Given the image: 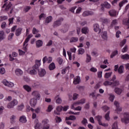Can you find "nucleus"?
I'll list each match as a JSON object with an SVG mask.
<instances>
[{
  "label": "nucleus",
  "mask_w": 129,
  "mask_h": 129,
  "mask_svg": "<svg viewBox=\"0 0 129 129\" xmlns=\"http://www.w3.org/2000/svg\"><path fill=\"white\" fill-rule=\"evenodd\" d=\"M32 95L34 97V98L30 100V103L31 106L32 107H35V106H36V104H37V100H39L41 97V96L40 95L39 92L37 91H33Z\"/></svg>",
  "instance_id": "1"
},
{
  "label": "nucleus",
  "mask_w": 129,
  "mask_h": 129,
  "mask_svg": "<svg viewBox=\"0 0 129 129\" xmlns=\"http://www.w3.org/2000/svg\"><path fill=\"white\" fill-rule=\"evenodd\" d=\"M9 2V0H4V5L2 7L3 9H5L6 8V11H9L11 8H12V3L11 2Z\"/></svg>",
  "instance_id": "2"
},
{
  "label": "nucleus",
  "mask_w": 129,
  "mask_h": 129,
  "mask_svg": "<svg viewBox=\"0 0 129 129\" xmlns=\"http://www.w3.org/2000/svg\"><path fill=\"white\" fill-rule=\"evenodd\" d=\"M123 117L121 118L122 122L124 123H128L129 122V112H125L123 113Z\"/></svg>",
  "instance_id": "3"
},
{
  "label": "nucleus",
  "mask_w": 129,
  "mask_h": 129,
  "mask_svg": "<svg viewBox=\"0 0 129 129\" xmlns=\"http://www.w3.org/2000/svg\"><path fill=\"white\" fill-rule=\"evenodd\" d=\"M31 37H33V34H29L23 43L24 49L25 51H26V52H27V46H28V44L27 43L29 42V41H30V38ZM26 44H27L26 45Z\"/></svg>",
  "instance_id": "4"
},
{
  "label": "nucleus",
  "mask_w": 129,
  "mask_h": 129,
  "mask_svg": "<svg viewBox=\"0 0 129 129\" xmlns=\"http://www.w3.org/2000/svg\"><path fill=\"white\" fill-rule=\"evenodd\" d=\"M114 105L116 107L115 111L118 114H119L121 110H122V108L120 107H119V103L117 102V101H115L114 102Z\"/></svg>",
  "instance_id": "5"
},
{
  "label": "nucleus",
  "mask_w": 129,
  "mask_h": 129,
  "mask_svg": "<svg viewBox=\"0 0 129 129\" xmlns=\"http://www.w3.org/2000/svg\"><path fill=\"white\" fill-rule=\"evenodd\" d=\"M63 18L59 19L53 23V28H57V27H59L62 24V22H63Z\"/></svg>",
  "instance_id": "6"
},
{
  "label": "nucleus",
  "mask_w": 129,
  "mask_h": 129,
  "mask_svg": "<svg viewBox=\"0 0 129 129\" xmlns=\"http://www.w3.org/2000/svg\"><path fill=\"white\" fill-rule=\"evenodd\" d=\"M17 104H18V101L14 99L8 104L7 107L8 108H13V107H14L15 105H17Z\"/></svg>",
  "instance_id": "7"
},
{
  "label": "nucleus",
  "mask_w": 129,
  "mask_h": 129,
  "mask_svg": "<svg viewBox=\"0 0 129 129\" xmlns=\"http://www.w3.org/2000/svg\"><path fill=\"white\" fill-rule=\"evenodd\" d=\"M101 10L104 11V8L106 9H110V4L107 2H105L104 4H101Z\"/></svg>",
  "instance_id": "8"
},
{
  "label": "nucleus",
  "mask_w": 129,
  "mask_h": 129,
  "mask_svg": "<svg viewBox=\"0 0 129 129\" xmlns=\"http://www.w3.org/2000/svg\"><path fill=\"white\" fill-rule=\"evenodd\" d=\"M46 70L44 69H38V75L39 77H44L46 75Z\"/></svg>",
  "instance_id": "9"
},
{
  "label": "nucleus",
  "mask_w": 129,
  "mask_h": 129,
  "mask_svg": "<svg viewBox=\"0 0 129 129\" xmlns=\"http://www.w3.org/2000/svg\"><path fill=\"white\" fill-rule=\"evenodd\" d=\"M2 83H3L5 86H8V87H13L14 85V83L9 82V81H7V80H4L2 81Z\"/></svg>",
  "instance_id": "10"
},
{
  "label": "nucleus",
  "mask_w": 129,
  "mask_h": 129,
  "mask_svg": "<svg viewBox=\"0 0 129 129\" xmlns=\"http://www.w3.org/2000/svg\"><path fill=\"white\" fill-rule=\"evenodd\" d=\"M41 66V60H36L35 64L33 67V69H35V70H38L39 68Z\"/></svg>",
  "instance_id": "11"
},
{
  "label": "nucleus",
  "mask_w": 129,
  "mask_h": 129,
  "mask_svg": "<svg viewBox=\"0 0 129 129\" xmlns=\"http://www.w3.org/2000/svg\"><path fill=\"white\" fill-rule=\"evenodd\" d=\"M63 110V107L61 106H58L56 107V110H54V114L56 115H59L60 114V112Z\"/></svg>",
  "instance_id": "12"
},
{
  "label": "nucleus",
  "mask_w": 129,
  "mask_h": 129,
  "mask_svg": "<svg viewBox=\"0 0 129 129\" xmlns=\"http://www.w3.org/2000/svg\"><path fill=\"white\" fill-rule=\"evenodd\" d=\"M86 101V100L85 98H83L74 103V105H79V104H84Z\"/></svg>",
  "instance_id": "13"
},
{
  "label": "nucleus",
  "mask_w": 129,
  "mask_h": 129,
  "mask_svg": "<svg viewBox=\"0 0 129 129\" xmlns=\"http://www.w3.org/2000/svg\"><path fill=\"white\" fill-rule=\"evenodd\" d=\"M80 77L77 76L74 79L73 83L75 85H76L77 84H79V83H80Z\"/></svg>",
  "instance_id": "14"
},
{
  "label": "nucleus",
  "mask_w": 129,
  "mask_h": 129,
  "mask_svg": "<svg viewBox=\"0 0 129 129\" xmlns=\"http://www.w3.org/2000/svg\"><path fill=\"white\" fill-rule=\"evenodd\" d=\"M52 20H53V17L52 16L47 17L45 20L44 25H48L49 23L52 22Z\"/></svg>",
  "instance_id": "15"
},
{
  "label": "nucleus",
  "mask_w": 129,
  "mask_h": 129,
  "mask_svg": "<svg viewBox=\"0 0 129 129\" xmlns=\"http://www.w3.org/2000/svg\"><path fill=\"white\" fill-rule=\"evenodd\" d=\"M94 31L95 32H99V33L101 32V29L99 28V25L98 24H94Z\"/></svg>",
  "instance_id": "16"
},
{
  "label": "nucleus",
  "mask_w": 129,
  "mask_h": 129,
  "mask_svg": "<svg viewBox=\"0 0 129 129\" xmlns=\"http://www.w3.org/2000/svg\"><path fill=\"white\" fill-rule=\"evenodd\" d=\"M92 15H93V12H92V11H85L83 13V17H87L88 16H92Z\"/></svg>",
  "instance_id": "17"
},
{
  "label": "nucleus",
  "mask_w": 129,
  "mask_h": 129,
  "mask_svg": "<svg viewBox=\"0 0 129 129\" xmlns=\"http://www.w3.org/2000/svg\"><path fill=\"white\" fill-rule=\"evenodd\" d=\"M19 121L20 122H22V123H26V122H27V118L25 116H24V115L21 116L20 117Z\"/></svg>",
  "instance_id": "18"
},
{
  "label": "nucleus",
  "mask_w": 129,
  "mask_h": 129,
  "mask_svg": "<svg viewBox=\"0 0 129 129\" xmlns=\"http://www.w3.org/2000/svg\"><path fill=\"white\" fill-rule=\"evenodd\" d=\"M36 45L37 48H40V47H42V46H43V41L41 40H37L36 42Z\"/></svg>",
  "instance_id": "19"
},
{
  "label": "nucleus",
  "mask_w": 129,
  "mask_h": 129,
  "mask_svg": "<svg viewBox=\"0 0 129 129\" xmlns=\"http://www.w3.org/2000/svg\"><path fill=\"white\" fill-rule=\"evenodd\" d=\"M77 105H74V103L73 104V105H72V109H74V110H81V109H82V107H81V106H78L77 107H75V106H77Z\"/></svg>",
  "instance_id": "20"
},
{
  "label": "nucleus",
  "mask_w": 129,
  "mask_h": 129,
  "mask_svg": "<svg viewBox=\"0 0 129 129\" xmlns=\"http://www.w3.org/2000/svg\"><path fill=\"white\" fill-rule=\"evenodd\" d=\"M22 30L23 29H22V28H19L18 29H17L15 32L16 36H17V37H18V36H20V35L22 34Z\"/></svg>",
  "instance_id": "21"
},
{
  "label": "nucleus",
  "mask_w": 129,
  "mask_h": 129,
  "mask_svg": "<svg viewBox=\"0 0 129 129\" xmlns=\"http://www.w3.org/2000/svg\"><path fill=\"white\" fill-rule=\"evenodd\" d=\"M6 38V35H5V32L3 31H0V42L3 41Z\"/></svg>",
  "instance_id": "22"
},
{
  "label": "nucleus",
  "mask_w": 129,
  "mask_h": 129,
  "mask_svg": "<svg viewBox=\"0 0 129 129\" xmlns=\"http://www.w3.org/2000/svg\"><path fill=\"white\" fill-rule=\"evenodd\" d=\"M15 74L17 75V76H20L23 74V71H21L20 69H17L15 70Z\"/></svg>",
  "instance_id": "23"
},
{
  "label": "nucleus",
  "mask_w": 129,
  "mask_h": 129,
  "mask_svg": "<svg viewBox=\"0 0 129 129\" xmlns=\"http://www.w3.org/2000/svg\"><path fill=\"white\" fill-rule=\"evenodd\" d=\"M101 35L102 39H103L104 40H107V32L105 31L102 32H101Z\"/></svg>",
  "instance_id": "24"
},
{
  "label": "nucleus",
  "mask_w": 129,
  "mask_h": 129,
  "mask_svg": "<svg viewBox=\"0 0 129 129\" xmlns=\"http://www.w3.org/2000/svg\"><path fill=\"white\" fill-rule=\"evenodd\" d=\"M109 14L111 17H115L116 16V11L115 10H110L109 11Z\"/></svg>",
  "instance_id": "25"
},
{
  "label": "nucleus",
  "mask_w": 129,
  "mask_h": 129,
  "mask_svg": "<svg viewBox=\"0 0 129 129\" xmlns=\"http://www.w3.org/2000/svg\"><path fill=\"white\" fill-rule=\"evenodd\" d=\"M23 88H24V89H25V90L27 91V92H30V91H31V90H32V88H30V87L28 85H24Z\"/></svg>",
  "instance_id": "26"
},
{
  "label": "nucleus",
  "mask_w": 129,
  "mask_h": 129,
  "mask_svg": "<svg viewBox=\"0 0 129 129\" xmlns=\"http://www.w3.org/2000/svg\"><path fill=\"white\" fill-rule=\"evenodd\" d=\"M95 119H96V120H97V121L98 122L99 124H100L102 122L101 119H102V116L100 115L96 116L95 117Z\"/></svg>",
  "instance_id": "27"
},
{
  "label": "nucleus",
  "mask_w": 129,
  "mask_h": 129,
  "mask_svg": "<svg viewBox=\"0 0 129 129\" xmlns=\"http://www.w3.org/2000/svg\"><path fill=\"white\" fill-rule=\"evenodd\" d=\"M123 69H124V68L123 67V66H120L118 69V72L119 74H122L123 73Z\"/></svg>",
  "instance_id": "28"
},
{
  "label": "nucleus",
  "mask_w": 129,
  "mask_h": 129,
  "mask_svg": "<svg viewBox=\"0 0 129 129\" xmlns=\"http://www.w3.org/2000/svg\"><path fill=\"white\" fill-rule=\"evenodd\" d=\"M115 92L116 94H121V92H122V90L119 88H116L115 89Z\"/></svg>",
  "instance_id": "29"
},
{
  "label": "nucleus",
  "mask_w": 129,
  "mask_h": 129,
  "mask_svg": "<svg viewBox=\"0 0 129 129\" xmlns=\"http://www.w3.org/2000/svg\"><path fill=\"white\" fill-rule=\"evenodd\" d=\"M66 120H75L76 117L74 115H70L69 117H66Z\"/></svg>",
  "instance_id": "30"
},
{
  "label": "nucleus",
  "mask_w": 129,
  "mask_h": 129,
  "mask_svg": "<svg viewBox=\"0 0 129 129\" xmlns=\"http://www.w3.org/2000/svg\"><path fill=\"white\" fill-rule=\"evenodd\" d=\"M121 59L123 60H129V55L127 54L121 55Z\"/></svg>",
  "instance_id": "31"
},
{
  "label": "nucleus",
  "mask_w": 129,
  "mask_h": 129,
  "mask_svg": "<svg viewBox=\"0 0 129 129\" xmlns=\"http://www.w3.org/2000/svg\"><path fill=\"white\" fill-rule=\"evenodd\" d=\"M49 70H54L55 68H56V66H55V63L54 62H52L50 63L48 67Z\"/></svg>",
  "instance_id": "32"
},
{
  "label": "nucleus",
  "mask_w": 129,
  "mask_h": 129,
  "mask_svg": "<svg viewBox=\"0 0 129 129\" xmlns=\"http://www.w3.org/2000/svg\"><path fill=\"white\" fill-rule=\"evenodd\" d=\"M78 41V37H72L70 39V43H75Z\"/></svg>",
  "instance_id": "33"
},
{
  "label": "nucleus",
  "mask_w": 129,
  "mask_h": 129,
  "mask_svg": "<svg viewBox=\"0 0 129 129\" xmlns=\"http://www.w3.org/2000/svg\"><path fill=\"white\" fill-rule=\"evenodd\" d=\"M111 85L113 87H114V86H118V85H119V81L117 80L113 82H112V85Z\"/></svg>",
  "instance_id": "34"
},
{
  "label": "nucleus",
  "mask_w": 129,
  "mask_h": 129,
  "mask_svg": "<svg viewBox=\"0 0 129 129\" xmlns=\"http://www.w3.org/2000/svg\"><path fill=\"white\" fill-rule=\"evenodd\" d=\"M118 54V51L117 50L114 51L112 52L110 55V58H113L114 56H116Z\"/></svg>",
  "instance_id": "35"
},
{
  "label": "nucleus",
  "mask_w": 129,
  "mask_h": 129,
  "mask_svg": "<svg viewBox=\"0 0 129 129\" xmlns=\"http://www.w3.org/2000/svg\"><path fill=\"white\" fill-rule=\"evenodd\" d=\"M85 52V50H84V49L81 48H79L78 50V54L79 55H83V54H84Z\"/></svg>",
  "instance_id": "36"
},
{
  "label": "nucleus",
  "mask_w": 129,
  "mask_h": 129,
  "mask_svg": "<svg viewBox=\"0 0 129 129\" xmlns=\"http://www.w3.org/2000/svg\"><path fill=\"white\" fill-rule=\"evenodd\" d=\"M29 74H31V75H36L37 74V71L33 69V70L30 71Z\"/></svg>",
  "instance_id": "37"
},
{
  "label": "nucleus",
  "mask_w": 129,
  "mask_h": 129,
  "mask_svg": "<svg viewBox=\"0 0 129 129\" xmlns=\"http://www.w3.org/2000/svg\"><path fill=\"white\" fill-rule=\"evenodd\" d=\"M82 33H83V34H87V33H88V28L87 27L82 28Z\"/></svg>",
  "instance_id": "38"
},
{
  "label": "nucleus",
  "mask_w": 129,
  "mask_h": 129,
  "mask_svg": "<svg viewBox=\"0 0 129 129\" xmlns=\"http://www.w3.org/2000/svg\"><path fill=\"white\" fill-rule=\"evenodd\" d=\"M127 3V0H123L122 2L119 3V6L120 8H121L124 4H126Z\"/></svg>",
  "instance_id": "39"
},
{
  "label": "nucleus",
  "mask_w": 129,
  "mask_h": 129,
  "mask_svg": "<svg viewBox=\"0 0 129 129\" xmlns=\"http://www.w3.org/2000/svg\"><path fill=\"white\" fill-rule=\"evenodd\" d=\"M109 113H110V112L108 111L105 115V118L106 120L109 121V120L110 119V117H109Z\"/></svg>",
  "instance_id": "40"
},
{
  "label": "nucleus",
  "mask_w": 129,
  "mask_h": 129,
  "mask_svg": "<svg viewBox=\"0 0 129 129\" xmlns=\"http://www.w3.org/2000/svg\"><path fill=\"white\" fill-rule=\"evenodd\" d=\"M111 74H112V73H106L104 75L105 78H109L110 76H111Z\"/></svg>",
  "instance_id": "41"
},
{
  "label": "nucleus",
  "mask_w": 129,
  "mask_h": 129,
  "mask_svg": "<svg viewBox=\"0 0 129 129\" xmlns=\"http://www.w3.org/2000/svg\"><path fill=\"white\" fill-rule=\"evenodd\" d=\"M91 61V56L90 55L87 54V59H86V62L87 63H89Z\"/></svg>",
  "instance_id": "42"
},
{
  "label": "nucleus",
  "mask_w": 129,
  "mask_h": 129,
  "mask_svg": "<svg viewBox=\"0 0 129 129\" xmlns=\"http://www.w3.org/2000/svg\"><path fill=\"white\" fill-rule=\"evenodd\" d=\"M46 18V14L42 13L40 14V15L39 16V19L40 20H42V19H45Z\"/></svg>",
  "instance_id": "43"
},
{
  "label": "nucleus",
  "mask_w": 129,
  "mask_h": 129,
  "mask_svg": "<svg viewBox=\"0 0 129 129\" xmlns=\"http://www.w3.org/2000/svg\"><path fill=\"white\" fill-rule=\"evenodd\" d=\"M103 84L105 86H107V85H111L112 84V82L106 81L104 82Z\"/></svg>",
  "instance_id": "44"
},
{
  "label": "nucleus",
  "mask_w": 129,
  "mask_h": 129,
  "mask_svg": "<svg viewBox=\"0 0 129 129\" xmlns=\"http://www.w3.org/2000/svg\"><path fill=\"white\" fill-rule=\"evenodd\" d=\"M57 61L59 65H62V63H63V59H62V58L58 57L57 59Z\"/></svg>",
  "instance_id": "45"
},
{
  "label": "nucleus",
  "mask_w": 129,
  "mask_h": 129,
  "mask_svg": "<svg viewBox=\"0 0 129 129\" xmlns=\"http://www.w3.org/2000/svg\"><path fill=\"white\" fill-rule=\"evenodd\" d=\"M14 19L15 18L14 17L9 19V25H12V24H14Z\"/></svg>",
  "instance_id": "46"
},
{
  "label": "nucleus",
  "mask_w": 129,
  "mask_h": 129,
  "mask_svg": "<svg viewBox=\"0 0 129 129\" xmlns=\"http://www.w3.org/2000/svg\"><path fill=\"white\" fill-rule=\"evenodd\" d=\"M31 8L30 6H27L26 7H25L24 9V11L25 13H28V11H30V10H31Z\"/></svg>",
  "instance_id": "47"
},
{
  "label": "nucleus",
  "mask_w": 129,
  "mask_h": 129,
  "mask_svg": "<svg viewBox=\"0 0 129 129\" xmlns=\"http://www.w3.org/2000/svg\"><path fill=\"white\" fill-rule=\"evenodd\" d=\"M26 110H27V111H30L31 110L33 112L34 110L33 108L30 107V106H27Z\"/></svg>",
  "instance_id": "48"
},
{
  "label": "nucleus",
  "mask_w": 129,
  "mask_h": 129,
  "mask_svg": "<svg viewBox=\"0 0 129 129\" xmlns=\"http://www.w3.org/2000/svg\"><path fill=\"white\" fill-rule=\"evenodd\" d=\"M10 119L11 123H14V122H15V119H16V116L15 115H12Z\"/></svg>",
  "instance_id": "49"
},
{
  "label": "nucleus",
  "mask_w": 129,
  "mask_h": 129,
  "mask_svg": "<svg viewBox=\"0 0 129 129\" xmlns=\"http://www.w3.org/2000/svg\"><path fill=\"white\" fill-rule=\"evenodd\" d=\"M126 43V40L125 39H123L120 43V46L122 47Z\"/></svg>",
  "instance_id": "50"
},
{
  "label": "nucleus",
  "mask_w": 129,
  "mask_h": 129,
  "mask_svg": "<svg viewBox=\"0 0 129 129\" xmlns=\"http://www.w3.org/2000/svg\"><path fill=\"white\" fill-rule=\"evenodd\" d=\"M32 33L33 35H35L37 34V33H39V31H38L36 28L34 27L32 30Z\"/></svg>",
  "instance_id": "51"
},
{
  "label": "nucleus",
  "mask_w": 129,
  "mask_h": 129,
  "mask_svg": "<svg viewBox=\"0 0 129 129\" xmlns=\"http://www.w3.org/2000/svg\"><path fill=\"white\" fill-rule=\"evenodd\" d=\"M87 119L84 118L83 120L82 121V123L84 124V125H86V123H87Z\"/></svg>",
  "instance_id": "52"
},
{
  "label": "nucleus",
  "mask_w": 129,
  "mask_h": 129,
  "mask_svg": "<svg viewBox=\"0 0 129 129\" xmlns=\"http://www.w3.org/2000/svg\"><path fill=\"white\" fill-rule=\"evenodd\" d=\"M52 109H53V107H52V105H50L48 106L46 111H47V112H50V111H52Z\"/></svg>",
  "instance_id": "53"
},
{
  "label": "nucleus",
  "mask_w": 129,
  "mask_h": 129,
  "mask_svg": "<svg viewBox=\"0 0 129 129\" xmlns=\"http://www.w3.org/2000/svg\"><path fill=\"white\" fill-rule=\"evenodd\" d=\"M23 108H24V104L23 103L20 105L19 106H18V109L19 110H22Z\"/></svg>",
  "instance_id": "54"
},
{
  "label": "nucleus",
  "mask_w": 129,
  "mask_h": 129,
  "mask_svg": "<svg viewBox=\"0 0 129 129\" xmlns=\"http://www.w3.org/2000/svg\"><path fill=\"white\" fill-rule=\"evenodd\" d=\"M109 100L112 102L114 99V96L112 94L110 95V97L109 98Z\"/></svg>",
  "instance_id": "55"
},
{
  "label": "nucleus",
  "mask_w": 129,
  "mask_h": 129,
  "mask_svg": "<svg viewBox=\"0 0 129 129\" xmlns=\"http://www.w3.org/2000/svg\"><path fill=\"white\" fill-rule=\"evenodd\" d=\"M115 25H117V20H114L112 21L111 26H114Z\"/></svg>",
  "instance_id": "56"
},
{
  "label": "nucleus",
  "mask_w": 129,
  "mask_h": 129,
  "mask_svg": "<svg viewBox=\"0 0 129 129\" xmlns=\"http://www.w3.org/2000/svg\"><path fill=\"white\" fill-rule=\"evenodd\" d=\"M90 71L91 72H94V73H95V72H97V69L94 67H92V68L90 69Z\"/></svg>",
  "instance_id": "57"
},
{
  "label": "nucleus",
  "mask_w": 129,
  "mask_h": 129,
  "mask_svg": "<svg viewBox=\"0 0 129 129\" xmlns=\"http://www.w3.org/2000/svg\"><path fill=\"white\" fill-rule=\"evenodd\" d=\"M127 50V45H126L122 49L121 52L122 53H125V52H126Z\"/></svg>",
  "instance_id": "58"
},
{
  "label": "nucleus",
  "mask_w": 129,
  "mask_h": 129,
  "mask_svg": "<svg viewBox=\"0 0 129 129\" xmlns=\"http://www.w3.org/2000/svg\"><path fill=\"white\" fill-rule=\"evenodd\" d=\"M0 19L1 21H6V20H8V16H1Z\"/></svg>",
  "instance_id": "59"
},
{
  "label": "nucleus",
  "mask_w": 129,
  "mask_h": 129,
  "mask_svg": "<svg viewBox=\"0 0 129 129\" xmlns=\"http://www.w3.org/2000/svg\"><path fill=\"white\" fill-rule=\"evenodd\" d=\"M102 108L104 111H107V110L109 109V107H108L107 106H104L102 107Z\"/></svg>",
  "instance_id": "60"
},
{
  "label": "nucleus",
  "mask_w": 129,
  "mask_h": 129,
  "mask_svg": "<svg viewBox=\"0 0 129 129\" xmlns=\"http://www.w3.org/2000/svg\"><path fill=\"white\" fill-rule=\"evenodd\" d=\"M14 35L13 33H10L8 36V40H12V39H13V37H14Z\"/></svg>",
  "instance_id": "61"
},
{
  "label": "nucleus",
  "mask_w": 129,
  "mask_h": 129,
  "mask_svg": "<svg viewBox=\"0 0 129 129\" xmlns=\"http://www.w3.org/2000/svg\"><path fill=\"white\" fill-rule=\"evenodd\" d=\"M6 72V70H5V68H2L0 69V73L1 74H5Z\"/></svg>",
  "instance_id": "62"
},
{
  "label": "nucleus",
  "mask_w": 129,
  "mask_h": 129,
  "mask_svg": "<svg viewBox=\"0 0 129 129\" xmlns=\"http://www.w3.org/2000/svg\"><path fill=\"white\" fill-rule=\"evenodd\" d=\"M6 26H7V23L5 22H3L1 25L2 29H5V28H6Z\"/></svg>",
  "instance_id": "63"
},
{
  "label": "nucleus",
  "mask_w": 129,
  "mask_h": 129,
  "mask_svg": "<svg viewBox=\"0 0 129 129\" xmlns=\"http://www.w3.org/2000/svg\"><path fill=\"white\" fill-rule=\"evenodd\" d=\"M48 122H49V120H48L47 119H44L43 120H42V123L43 124H47V123H48Z\"/></svg>",
  "instance_id": "64"
}]
</instances>
